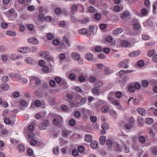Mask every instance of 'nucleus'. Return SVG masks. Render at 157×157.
Segmentation results:
<instances>
[{
	"label": "nucleus",
	"instance_id": "obj_50",
	"mask_svg": "<svg viewBox=\"0 0 157 157\" xmlns=\"http://www.w3.org/2000/svg\"><path fill=\"white\" fill-rule=\"evenodd\" d=\"M4 122L6 124H9L11 123V120L9 118L5 117L4 119Z\"/></svg>",
	"mask_w": 157,
	"mask_h": 157
},
{
	"label": "nucleus",
	"instance_id": "obj_36",
	"mask_svg": "<svg viewBox=\"0 0 157 157\" xmlns=\"http://www.w3.org/2000/svg\"><path fill=\"white\" fill-rule=\"evenodd\" d=\"M6 34L11 36H14L16 35V33L15 32L11 31H7L6 32Z\"/></svg>",
	"mask_w": 157,
	"mask_h": 157
},
{
	"label": "nucleus",
	"instance_id": "obj_5",
	"mask_svg": "<svg viewBox=\"0 0 157 157\" xmlns=\"http://www.w3.org/2000/svg\"><path fill=\"white\" fill-rule=\"evenodd\" d=\"M128 59L123 60L119 63L118 66L119 67H124V68H127L128 67Z\"/></svg>",
	"mask_w": 157,
	"mask_h": 157
},
{
	"label": "nucleus",
	"instance_id": "obj_39",
	"mask_svg": "<svg viewBox=\"0 0 157 157\" xmlns=\"http://www.w3.org/2000/svg\"><path fill=\"white\" fill-rule=\"evenodd\" d=\"M49 70V67L46 65L44 66L42 68L43 72L45 73L48 72Z\"/></svg>",
	"mask_w": 157,
	"mask_h": 157
},
{
	"label": "nucleus",
	"instance_id": "obj_40",
	"mask_svg": "<svg viewBox=\"0 0 157 157\" xmlns=\"http://www.w3.org/2000/svg\"><path fill=\"white\" fill-rule=\"evenodd\" d=\"M42 113H38L36 114L34 116V117L37 119H41L43 117L42 115Z\"/></svg>",
	"mask_w": 157,
	"mask_h": 157
},
{
	"label": "nucleus",
	"instance_id": "obj_8",
	"mask_svg": "<svg viewBox=\"0 0 157 157\" xmlns=\"http://www.w3.org/2000/svg\"><path fill=\"white\" fill-rule=\"evenodd\" d=\"M9 57L12 60H15L22 58V56L17 55L14 53L10 54Z\"/></svg>",
	"mask_w": 157,
	"mask_h": 157
},
{
	"label": "nucleus",
	"instance_id": "obj_41",
	"mask_svg": "<svg viewBox=\"0 0 157 157\" xmlns=\"http://www.w3.org/2000/svg\"><path fill=\"white\" fill-rule=\"evenodd\" d=\"M124 152L125 153H128L129 151V148L128 146L126 144L124 145Z\"/></svg>",
	"mask_w": 157,
	"mask_h": 157
},
{
	"label": "nucleus",
	"instance_id": "obj_54",
	"mask_svg": "<svg viewBox=\"0 0 157 157\" xmlns=\"http://www.w3.org/2000/svg\"><path fill=\"white\" fill-rule=\"evenodd\" d=\"M78 152L76 149H74L72 152V155L74 157L77 156L78 155Z\"/></svg>",
	"mask_w": 157,
	"mask_h": 157
},
{
	"label": "nucleus",
	"instance_id": "obj_53",
	"mask_svg": "<svg viewBox=\"0 0 157 157\" xmlns=\"http://www.w3.org/2000/svg\"><path fill=\"white\" fill-rule=\"evenodd\" d=\"M148 82L146 80L143 81L141 83V85L143 87H147L148 85Z\"/></svg>",
	"mask_w": 157,
	"mask_h": 157
},
{
	"label": "nucleus",
	"instance_id": "obj_11",
	"mask_svg": "<svg viewBox=\"0 0 157 157\" xmlns=\"http://www.w3.org/2000/svg\"><path fill=\"white\" fill-rule=\"evenodd\" d=\"M27 42L33 45H36L38 43V40L33 37L29 38L27 40Z\"/></svg>",
	"mask_w": 157,
	"mask_h": 157
},
{
	"label": "nucleus",
	"instance_id": "obj_16",
	"mask_svg": "<svg viewBox=\"0 0 157 157\" xmlns=\"http://www.w3.org/2000/svg\"><path fill=\"white\" fill-rule=\"evenodd\" d=\"M85 58L88 60L91 61L93 59L94 56L90 53H88L85 55Z\"/></svg>",
	"mask_w": 157,
	"mask_h": 157
},
{
	"label": "nucleus",
	"instance_id": "obj_17",
	"mask_svg": "<svg viewBox=\"0 0 157 157\" xmlns=\"http://www.w3.org/2000/svg\"><path fill=\"white\" fill-rule=\"evenodd\" d=\"M140 54V52L139 51H134L130 52L129 56L131 57H135L139 55Z\"/></svg>",
	"mask_w": 157,
	"mask_h": 157
},
{
	"label": "nucleus",
	"instance_id": "obj_28",
	"mask_svg": "<svg viewBox=\"0 0 157 157\" xmlns=\"http://www.w3.org/2000/svg\"><path fill=\"white\" fill-rule=\"evenodd\" d=\"M44 58L47 61L49 62L52 61L53 60V58L50 56L49 55H44Z\"/></svg>",
	"mask_w": 157,
	"mask_h": 157
},
{
	"label": "nucleus",
	"instance_id": "obj_3",
	"mask_svg": "<svg viewBox=\"0 0 157 157\" xmlns=\"http://www.w3.org/2000/svg\"><path fill=\"white\" fill-rule=\"evenodd\" d=\"M30 82H33L35 81L36 84L37 86L40 85L41 83V80L35 76H30L29 77Z\"/></svg>",
	"mask_w": 157,
	"mask_h": 157
},
{
	"label": "nucleus",
	"instance_id": "obj_37",
	"mask_svg": "<svg viewBox=\"0 0 157 157\" xmlns=\"http://www.w3.org/2000/svg\"><path fill=\"white\" fill-rule=\"evenodd\" d=\"M69 78L71 80L74 81L75 79L76 76L74 74L71 73L69 75Z\"/></svg>",
	"mask_w": 157,
	"mask_h": 157
},
{
	"label": "nucleus",
	"instance_id": "obj_20",
	"mask_svg": "<svg viewBox=\"0 0 157 157\" xmlns=\"http://www.w3.org/2000/svg\"><path fill=\"white\" fill-rule=\"evenodd\" d=\"M113 142L112 140L110 139H108L106 140V144L108 146L107 149L109 150H111L112 148V144Z\"/></svg>",
	"mask_w": 157,
	"mask_h": 157
},
{
	"label": "nucleus",
	"instance_id": "obj_2",
	"mask_svg": "<svg viewBox=\"0 0 157 157\" xmlns=\"http://www.w3.org/2000/svg\"><path fill=\"white\" fill-rule=\"evenodd\" d=\"M8 17L11 20L15 19L17 16L16 11L13 9H10L7 11Z\"/></svg>",
	"mask_w": 157,
	"mask_h": 157
},
{
	"label": "nucleus",
	"instance_id": "obj_59",
	"mask_svg": "<svg viewBox=\"0 0 157 157\" xmlns=\"http://www.w3.org/2000/svg\"><path fill=\"white\" fill-rule=\"evenodd\" d=\"M36 143L37 141L35 139H33L31 140L30 144L31 145L34 146L36 145Z\"/></svg>",
	"mask_w": 157,
	"mask_h": 157
},
{
	"label": "nucleus",
	"instance_id": "obj_57",
	"mask_svg": "<svg viewBox=\"0 0 157 157\" xmlns=\"http://www.w3.org/2000/svg\"><path fill=\"white\" fill-rule=\"evenodd\" d=\"M147 13V10L145 8H143L141 10V13L143 15H146Z\"/></svg>",
	"mask_w": 157,
	"mask_h": 157
},
{
	"label": "nucleus",
	"instance_id": "obj_46",
	"mask_svg": "<svg viewBox=\"0 0 157 157\" xmlns=\"http://www.w3.org/2000/svg\"><path fill=\"white\" fill-rule=\"evenodd\" d=\"M78 150L80 153H82L84 151L85 149L83 146L80 145L78 147Z\"/></svg>",
	"mask_w": 157,
	"mask_h": 157
},
{
	"label": "nucleus",
	"instance_id": "obj_34",
	"mask_svg": "<svg viewBox=\"0 0 157 157\" xmlns=\"http://www.w3.org/2000/svg\"><path fill=\"white\" fill-rule=\"evenodd\" d=\"M103 82L102 81H98L95 84V86L96 87L99 88L101 87L103 85Z\"/></svg>",
	"mask_w": 157,
	"mask_h": 157
},
{
	"label": "nucleus",
	"instance_id": "obj_55",
	"mask_svg": "<svg viewBox=\"0 0 157 157\" xmlns=\"http://www.w3.org/2000/svg\"><path fill=\"white\" fill-rule=\"evenodd\" d=\"M81 113L78 111H76L74 113V117L76 118H78L80 117Z\"/></svg>",
	"mask_w": 157,
	"mask_h": 157
},
{
	"label": "nucleus",
	"instance_id": "obj_48",
	"mask_svg": "<svg viewBox=\"0 0 157 157\" xmlns=\"http://www.w3.org/2000/svg\"><path fill=\"white\" fill-rule=\"evenodd\" d=\"M49 85L52 87H55L56 84V82L55 81L53 80H51L49 81Z\"/></svg>",
	"mask_w": 157,
	"mask_h": 157
},
{
	"label": "nucleus",
	"instance_id": "obj_12",
	"mask_svg": "<svg viewBox=\"0 0 157 157\" xmlns=\"http://www.w3.org/2000/svg\"><path fill=\"white\" fill-rule=\"evenodd\" d=\"M100 89L99 88L96 87L92 89L91 92L94 95H99L101 93Z\"/></svg>",
	"mask_w": 157,
	"mask_h": 157
},
{
	"label": "nucleus",
	"instance_id": "obj_18",
	"mask_svg": "<svg viewBox=\"0 0 157 157\" xmlns=\"http://www.w3.org/2000/svg\"><path fill=\"white\" fill-rule=\"evenodd\" d=\"M137 110L138 113L142 116L146 114L145 110L143 108H138Z\"/></svg>",
	"mask_w": 157,
	"mask_h": 157
},
{
	"label": "nucleus",
	"instance_id": "obj_21",
	"mask_svg": "<svg viewBox=\"0 0 157 157\" xmlns=\"http://www.w3.org/2000/svg\"><path fill=\"white\" fill-rule=\"evenodd\" d=\"M87 101V98L86 97L83 98L80 101V102H78L77 104V105L79 106L85 104Z\"/></svg>",
	"mask_w": 157,
	"mask_h": 157
},
{
	"label": "nucleus",
	"instance_id": "obj_15",
	"mask_svg": "<svg viewBox=\"0 0 157 157\" xmlns=\"http://www.w3.org/2000/svg\"><path fill=\"white\" fill-rule=\"evenodd\" d=\"M123 31V29L121 28H116L114 30L113 33L114 35L118 34L120 33Z\"/></svg>",
	"mask_w": 157,
	"mask_h": 157
},
{
	"label": "nucleus",
	"instance_id": "obj_56",
	"mask_svg": "<svg viewBox=\"0 0 157 157\" xmlns=\"http://www.w3.org/2000/svg\"><path fill=\"white\" fill-rule=\"evenodd\" d=\"M76 123L75 121L73 119H70L69 122V124L71 126H74L75 125Z\"/></svg>",
	"mask_w": 157,
	"mask_h": 157
},
{
	"label": "nucleus",
	"instance_id": "obj_31",
	"mask_svg": "<svg viewBox=\"0 0 157 157\" xmlns=\"http://www.w3.org/2000/svg\"><path fill=\"white\" fill-rule=\"evenodd\" d=\"M101 127L104 130H106L109 128V125L107 123H105L101 124Z\"/></svg>",
	"mask_w": 157,
	"mask_h": 157
},
{
	"label": "nucleus",
	"instance_id": "obj_4",
	"mask_svg": "<svg viewBox=\"0 0 157 157\" xmlns=\"http://www.w3.org/2000/svg\"><path fill=\"white\" fill-rule=\"evenodd\" d=\"M49 125L48 121L46 120L40 123L38 125L40 130H43L46 129L47 126Z\"/></svg>",
	"mask_w": 157,
	"mask_h": 157
},
{
	"label": "nucleus",
	"instance_id": "obj_32",
	"mask_svg": "<svg viewBox=\"0 0 157 157\" xmlns=\"http://www.w3.org/2000/svg\"><path fill=\"white\" fill-rule=\"evenodd\" d=\"M121 44L123 47H127L129 46L130 44L127 41L124 40L121 42Z\"/></svg>",
	"mask_w": 157,
	"mask_h": 157
},
{
	"label": "nucleus",
	"instance_id": "obj_22",
	"mask_svg": "<svg viewBox=\"0 0 157 157\" xmlns=\"http://www.w3.org/2000/svg\"><path fill=\"white\" fill-rule=\"evenodd\" d=\"M144 121L142 117H139L137 118V124L139 126H143L144 123Z\"/></svg>",
	"mask_w": 157,
	"mask_h": 157
},
{
	"label": "nucleus",
	"instance_id": "obj_14",
	"mask_svg": "<svg viewBox=\"0 0 157 157\" xmlns=\"http://www.w3.org/2000/svg\"><path fill=\"white\" fill-rule=\"evenodd\" d=\"M1 89L4 91H6L8 90L10 88L9 85L5 83L2 84L1 85Z\"/></svg>",
	"mask_w": 157,
	"mask_h": 157
},
{
	"label": "nucleus",
	"instance_id": "obj_27",
	"mask_svg": "<svg viewBox=\"0 0 157 157\" xmlns=\"http://www.w3.org/2000/svg\"><path fill=\"white\" fill-rule=\"evenodd\" d=\"M129 16V12L125 11L123 12L121 14V17L123 19H124Z\"/></svg>",
	"mask_w": 157,
	"mask_h": 157
},
{
	"label": "nucleus",
	"instance_id": "obj_60",
	"mask_svg": "<svg viewBox=\"0 0 157 157\" xmlns=\"http://www.w3.org/2000/svg\"><path fill=\"white\" fill-rule=\"evenodd\" d=\"M66 56L64 53H61L59 55V58L61 61H63L64 60Z\"/></svg>",
	"mask_w": 157,
	"mask_h": 157
},
{
	"label": "nucleus",
	"instance_id": "obj_49",
	"mask_svg": "<svg viewBox=\"0 0 157 157\" xmlns=\"http://www.w3.org/2000/svg\"><path fill=\"white\" fill-rule=\"evenodd\" d=\"M109 113L110 115L115 118H116L117 117V114L114 110L112 109L110 110L109 111Z\"/></svg>",
	"mask_w": 157,
	"mask_h": 157
},
{
	"label": "nucleus",
	"instance_id": "obj_7",
	"mask_svg": "<svg viewBox=\"0 0 157 157\" xmlns=\"http://www.w3.org/2000/svg\"><path fill=\"white\" fill-rule=\"evenodd\" d=\"M71 58L74 60L77 61L80 59L81 56L77 52H73L71 54Z\"/></svg>",
	"mask_w": 157,
	"mask_h": 157
},
{
	"label": "nucleus",
	"instance_id": "obj_25",
	"mask_svg": "<svg viewBox=\"0 0 157 157\" xmlns=\"http://www.w3.org/2000/svg\"><path fill=\"white\" fill-rule=\"evenodd\" d=\"M133 26V28L135 30H139L140 29L141 27L140 24L139 23H135L132 25Z\"/></svg>",
	"mask_w": 157,
	"mask_h": 157
},
{
	"label": "nucleus",
	"instance_id": "obj_64",
	"mask_svg": "<svg viewBox=\"0 0 157 157\" xmlns=\"http://www.w3.org/2000/svg\"><path fill=\"white\" fill-rule=\"evenodd\" d=\"M155 52V51L154 50L152 49L148 52L147 55L149 57H151Z\"/></svg>",
	"mask_w": 157,
	"mask_h": 157
},
{
	"label": "nucleus",
	"instance_id": "obj_29",
	"mask_svg": "<svg viewBox=\"0 0 157 157\" xmlns=\"http://www.w3.org/2000/svg\"><path fill=\"white\" fill-rule=\"evenodd\" d=\"M151 152L154 155H157V145L154 146L151 148Z\"/></svg>",
	"mask_w": 157,
	"mask_h": 157
},
{
	"label": "nucleus",
	"instance_id": "obj_23",
	"mask_svg": "<svg viewBox=\"0 0 157 157\" xmlns=\"http://www.w3.org/2000/svg\"><path fill=\"white\" fill-rule=\"evenodd\" d=\"M106 137L104 136H101L99 139V143L101 145H103L105 143Z\"/></svg>",
	"mask_w": 157,
	"mask_h": 157
},
{
	"label": "nucleus",
	"instance_id": "obj_33",
	"mask_svg": "<svg viewBox=\"0 0 157 157\" xmlns=\"http://www.w3.org/2000/svg\"><path fill=\"white\" fill-rule=\"evenodd\" d=\"M62 40L63 41H65L68 46L69 47L70 43L69 41L68 37L67 36H65L63 37Z\"/></svg>",
	"mask_w": 157,
	"mask_h": 157
},
{
	"label": "nucleus",
	"instance_id": "obj_62",
	"mask_svg": "<svg viewBox=\"0 0 157 157\" xmlns=\"http://www.w3.org/2000/svg\"><path fill=\"white\" fill-rule=\"evenodd\" d=\"M20 104L21 106L25 107H27V104L26 102L24 100H22L21 101Z\"/></svg>",
	"mask_w": 157,
	"mask_h": 157
},
{
	"label": "nucleus",
	"instance_id": "obj_38",
	"mask_svg": "<svg viewBox=\"0 0 157 157\" xmlns=\"http://www.w3.org/2000/svg\"><path fill=\"white\" fill-rule=\"evenodd\" d=\"M90 120L92 123H95L97 121V118L95 116H91L90 117Z\"/></svg>",
	"mask_w": 157,
	"mask_h": 157
},
{
	"label": "nucleus",
	"instance_id": "obj_43",
	"mask_svg": "<svg viewBox=\"0 0 157 157\" xmlns=\"http://www.w3.org/2000/svg\"><path fill=\"white\" fill-rule=\"evenodd\" d=\"M101 18V15L98 13H95L94 15V18L97 20H100Z\"/></svg>",
	"mask_w": 157,
	"mask_h": 157
},
{
	"label": "nucleus",
	"instance_id": "obj_9",
	"mask_svg": "<svg viewBox=\"0 0 157 157\" xmlns=\"http://www.w3.org/2000/svg\"><path fill=\"white\" fill-rule=\"evenodd\" d=\"M72 132L68 129L63 130L61 132L62 136L64 137L67 138L71 133Z\"/></svg>",
	"mask_w": 157,
	"mask_h": 157
},
{
	"label": "nucleus",
	"instance_id": "obj_58",
	"mask_svg": "<svg viewBox=\"0 0 157 157\" xmlns=\"http://www.w3.org/2000/svg\"><path fill=\"white\" fill-rule=\"evenodd\" d=\"M125 127L126 129L130 130L132 128L133 125L131 124L128 123L125 125Z\"/></svg>",
	"mask_w": 157,
	"mask_h": 157
},
{
	"label": "nucleus",
	"instance_id": "obj_1",
	"mask_svg": "<svg viewBox=\"0 0 157 157\" xmlns=\"http://www.w3.org/2000/svg\"><path fill=\"white\" fill-rule=\"evenodd\" d=\"M107 98L109 101L117 107V109H121V106L119 102L115 99L114 96L109 95L108 97Z\"/></svg>",
	"mask_w": 157,
	"mask_h": 157
},
{
	"label": "nucleus",
	"instance_id": "obj_61",
	"mask_svg": "<svg viewBox=\"0 0 157 157\" xmlns=\"http://www.w3.org/2000/svg\"><path fill=\"white\" fill-rule=\"evenodd\" d=\"M102 47L100 46H96L95 48V51L97 52H99L102 50Z\"/></svg>",
	"mask_w": 157,
	"mask_h": 157
},
{
	"label": "nucleus",
	"instance_id": "obj_13",
	"mask_svg": "<svg viewBox=\"0 0 157 157\" xmlns=\"http://www.w3.org/2000/svg\"><path fill=\"white\" fill-rule=\"evenodd\" d=\"M79 34H87V36H90V33H88L89 31L86 28H83L80 29L78 31Z\"/></svg>",
	"mask_w": 157,
	"mask_h": 157
},
{
	"label": "nucleus",
	"instance_id": "obj_19",
	"mask_svg": "<svg viewBox=\"0 0 157 157\" xmlns=\"http://www.w3.org/2000/svg\"><path fill=\"white\" fill-rule=\"evenodd\" d=\"M92 140V136L89 134L86 135L85 136V140L87 142H90Z\"/></svg>",
	"mask_w": 157,
	"mask_h": 157
},
{
	"label": "nucleus",
	"instance_id": "obj_52",
	"mask_svg": "<svg viewBox=\"0 0 157 157\" xmlns=\"http://www.w3.org/2000/svg\"><path fill=\"white\" fill-rule=\"evenodd\" d=\"M35 136V134L32 132H30L28 133V137L29 139H32L34 138Z\"/></svg>",
	"mask_w": 157,
	"mask_h": 157
},
{
	"label": "nucleus",
	"instance_id": "obj_42",
	"mask_svg": "<svg viewBox=\"0 0 157 157\" xmlns=\"http://www.w3.org/2000/svg\"><path fill=\"white\" fill-rule=\"evenodd\" d=\"M34 105L37 107H39L41 105V102L40 101L37 100L34 101Z\"/></svg>",
	"mask_w": 157,
	"mask_h": 157
},
{
	"label": "nucleus",
	"instance_id": "obj_10",
	"mask_svg": "<svg viewBox=\"0 0 157 157\" xmlns=\"http://www.w3.org/2000/svg\"><path fill=\"white\" fill-rule=\"evenodd\" d=\"M29 47L20 48L18 49L19 52L24 53H28L29 52Z\"/></svg>",
	"mask_w": 157,
	"mask_h": 157
},
{
	"label": "nucleus",
	"instance_id": "obj_44",
	"mask_svg": "<svg viewBox=\"0 0 157 157\" xmlns=\"http://www.w3.org/2000/svg\"><path fill=\"white\" fill-rule=\"evenodd\" d=\"M47 38L48 40H52L54 37L53 35L51 33H48L47 34Z\"/></svg>",
	"mask_w": 157,
	"mask_h": 157
},
{
	"label": "nucleus",
	"instance_id": "obj_6",
	"mask_svg": "<svg viewBox=\"0 0 157 157\" xmlns=\"http://www.w3.org/2000/svg\"><path fill=\"white\" fill-rule=\"evenodd\" d=\"M25 62L29 64L34 65L36 63L35 59L33 57H27L25 59Z\"/></svg>",
	"mask_w": 157,
	"mask_h": 157
},
{
	"label": "nucleus",
	"instance_id": "obj_30",
	"mask_svg": "<svg viewBox=\"0 0 157 157\" xmlns=\"http://www.w3.org/2000/svg\"><path fill=\"white\" fill-rule=\"evenodd\" d=\"M71 10L70 12L71 14H74V11H76L77 10V6L76 5H73L71 6Z\"/></svg>",
	"mask_w": 157,
	"mask_h": 157
},
{
	"label": "nucleus",
	"instance_id": "obj_51",
	"mask_svg": "<svg viewBox=\"0 0 157 157\" xmlns=\"http://www.w3.org/2000/svg\"><path fill=\"white\" fill-rule=\"evenodd\" d=\"M107 25L105 24L101 23L99 25V28L101 30L105 29L107 27Z\"/></svg>",
	"mask_w": 157,
	"mask_h": 157
},
{
	"label": "nucleus",
	"instance_id": "obj_45",
	"mask_svg": "<svg viewBox=\"0 0 157 157\" xmlns=\"http://www.w3.org/2000/svg\"><path fill=\"white\" fill-rule=\"evenodd\" d=\"M29 52H36L37 51V48L36 46H33L31 48H30L29 50Z\"/></svg>",
	"mask_w": 157,
	"mask_h": 157
},
{
	"label": "nucleus",
	"instance_id": "obj_47",
	"mask_svg": "<svg viewBox=\"0 0 157 157\" xmlns=\"http://www.w3.org/2000/svg\"><path fill=\"white\" fill-rule=\"evenodd\" d=\"M139 140L140 142L142 144L144 143L145 141V138L143 136H140L139 137Z\"/></svg>",
	"mask_w": 157,
	"mask_h": 157
},
{
	"label": "nucleus",
	"instance_id": "obj_63",
	"mask_svg": "<svg viewBox=\"0 0 157 157\" xmlns=\"http://www.w3.org/2000/svg\"><path fill=\"white\" fill-rule=\"evenodd\" d=\"M115 95L116 98H121L122 96V93L120 91H117L116 92Z\"/></svg>",
	"mask_w": 157,
	"mask_h": 157
},
{
	"label": "nucleus",
	"instance_id": "obj_26",
	"mask_svg": "<svg viewBox=\"0 0 157 157\" xmlns=\"http://www.w3.org/2000/svg\"><path fill=\"white\" fill-rule=\"evenodd\" d=\"M145 121L147 124L150 125L153 123L154 120L153 119L151 118L147 117L145 119Z\"/></svg>",
	"mask_w": 157,
	"mask_h": 157
},
{
	"label": "nucleus",
	"instance_id": "obj_35",
	"mask_svg": "<svg viewBox=\"0 0 157 157\" xmlns=\"http://www.w3.org/2000/svg\"><path fill=\"white\" fill-rule=\"evenodd\" d=\"M18 149L21 152H23L25 150V147L22 144H20L18 146Z\"/></svg>",
	"mask_w": 157,
	"mask_h": 157
},
{
	"label": "nucleus",
	"instance_id": "obj_24",
	"mask_svg": "<svg viewBox=\"0 0 157 157\" xmlns=\"http://www.w3.org/2000/svg\"><path fill=\"white\" fill-rule=\"evenodd\" d=\"M98 143L96 141H92L90 144V146L93 149L96 148L98 147Z\"/></svg>",
	"mask_w": 157,
	"mask_h": 157
}]
</instances>
